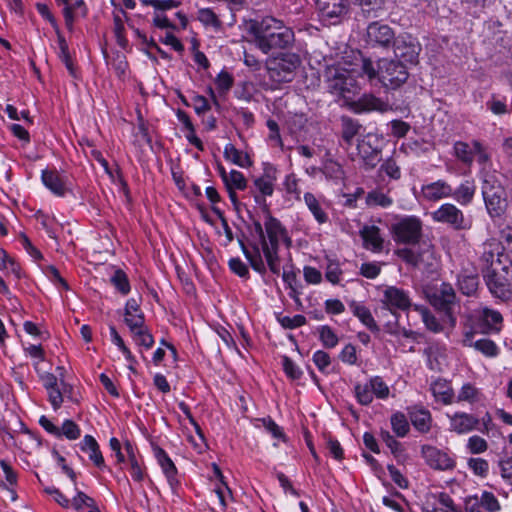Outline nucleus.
I'll return each instance as SVG.
<instances>
[{
  "instance_id": "1",
  "label": "nucleus",
  "mask_w": 512,
  "mask_h": 512,
  "mask_svg": "<svg viewBox=\"0 0 512 512\" xmlns=\"http://www.w3.org/2000/svg\"><path fill=\"white\" fill-rule=\"evenodd\" d=\"M245 227L246 232L238 236V243L252 269L265 275L268 267L272 274L279 275L280 242L288 249L292 246V239L285 226L267 212L263 225L250 216Z\"/></svg>"
},
{
  "instance_id": "2",
  "label": "nucleus",
  "mask_w": 512,
  "mask_h": 512,
  "mask_svg": "<svg viewBox=\"0 0 512 512\" xmlns=\"http://www.w3.org/2000/svg\"><path fill=\"white\" fill-rule=\"evenodd\" d=\"M248 33L254 37L256 46L265 54L274 49H285L294 40L293 31L274 17L250 21Z\"/></svg>"
},
{
  "instance_id": "3",
  "label": "nucleus",
  "mask_w": 512,
  "mask_h": 512,
  "mask_svg": "<svg viewBox=\"0 0 512 512\" xmlns=\"http://www.w3.org/2000/svg\"><path fill=\"white\" fill-rule=\"evenodd\" d=\"M360 69L370 81L378 79L388 89H397L402 86L409 77L408 66L396 59H380L375 65L369 58H361Z\"/></svg>"
},
{
  "instance_id": "4",
  "label": "nucleus",
  "mask_w": 512,
  "mask_h": 512,
  "mask_svg": "<svg viewBox=\"0 0 512 512\" xmlns=\"http://www.w3.org/2000/svg\"><path fill=\"white\" fill-rule=\"evenodd\" d=\"M431 306L441 315L443 324L454 328L457 323L455 308L458 306L454 288L450 283L443 282L439 288H435L427 294Z\"/></svg>"
},
{
  "instance_id": "5",
  "label": "nucleus",
  "mask_w": 512,
  "mask_h": 512,
  "mask_svg": "<svg viewBox=\"0 0 512 512\" xmlns=\"http://www.w3.org/2000/svg\"><path fill=\"white\" fill-rule=\"evenodd\" d=\"M301 60L297 54L283 53L267 62L268 75L277 83H285L293 80L296 69Z\"/></svg>"
},
{
  "instance_id": "6",
  "label": "nucleus",
  "mask_w": 512,
  "mask_h": 512,
  "mask_svg": "<svg viewBox=\"0 0 512 512\" xmlns=\"http://www.w3.org/2000/svg\"><path fill=\"white\" fill-rule=\"evenodd\" d=\"M391 233L396 243L415 246L422 236V222L416 216L401 217L391 225Z\"/></svg>"
},
{
  "instance_id": "7",
  "label": "nucleus",
  "mask_w": 512,
  "mask_h": 512,
  "mask_svg": "<svg viewBox=\"0 0 512 512\" xmlns=\"http://www.w3.org/2000/svg\"><path fill=\"white\" fill-rule=\"evenodd\" d=\"M491 294L503 301L512 299V263L503 270H495L483 276Z\"/></svg>"
},
{
  "instance_id": "8",
  "label": "nucleus",
  "mask_w": 512,
  "mask_h": 512,
  "mask_svg": "<svg viewBox=\"0 0 512 512\" xmlns=\"http://www.w3.org/2000/svg\"><path fill=\"white\" fill-rule=\"evenodd\" d=\"M395 59L404 64L416 65L421 51V45L409 34H400L391 45Z\"/></svg>"
},
{
  "instance_id": "9",
  "label": "nucleus",
  "mask_w": 512,
  "mask_h": 512,
  "mask_svg": "<svg viewBox=\"0 0 512 512\" xmlns=\"http://www.w3.org/2000/svg\"><path fill=\"white\" fill-rule=\"evenodd\" d=\"M421 457L427 466L437 471H451L456 467L455 458L445 450L424 444L420 449Z\"/></svg>"
},
{
  "instance_id": "10",
  "label": "nucleus",
  "mask_w": 512,
  "mask_h": 512,
  "mask_svg": "<svg viewBox=\"0 0 512 512\" xmlns=\"http://www.w3.org/2000/svg\"><path fill=\"white\" fill-rule=\"evenodd\" d=\"M396 37L389 25L380 22H371L366 29V41L373 47L390 48Z\"/></svg>"
},
{
  "instance_id": "11",
  "label": "nucleus",
  "mask_w": 512,
  "mask_h": 512,
  "mask_svg": "<svg viewBox=\"0 0 512 512\" xmlns=\"http://www.w3.org/2000/svg\"><path fill=\"white\" fill-rule=\"evenodd\" d=\"M382 140L375 135H367L357 144L358 154L369 168H374L381 161Z\"/></svg>"
},
{
  "instance_id": "12",
  "label": "nucleus",
  "mask_w": 512,
  "mask_h": 512,
  "mask_svg": "<svg viewBox=\"0 0 512 512\" xmlns=\"http://www.w3.org/2000/svg\"><path fill=\"white\" fill-rule=\"evenodd\" d=\"M481 263V272L483 276L485 274H489L495 270H503L505 265L507 266L511 261L508 258V255L501 252L500 246H496L492 248L489 246V249H484L482 256L480 258Z\"/></svg>"
},
{
  "instance_id": "13",
  "label": "nucleus",
  "mask_w": 512,
  "mask_h": 512,
  "mask_svg": "<svg viewBox=\"0 0 512 512\" xmlns=\"http://www.w3.org/2000/svg\"><path fill=\"white\" fill-rule=\"evenodd\" d=\"M381 304L388 305L396 312L407 311L412 306L408 292L396 286H388L383 291Z\"/></svg>"
},
{
  "instance_id": "14",
  "label": "nucleus",
  "mask_w": 512,
  "mask_h": 512,
  "mask_svg": "<svg viewBox=\"0 0 512 512\" xmlns=\"http://www.w3.org/2000/svg\"><path fill=\"white\" fill-rule=\"evenodd\" d=\"M152 450L154 457L161 467L169 486L174 490L179 485V480L177 478V467L164 449L156 444H152Z\"/></svg>"
},
{
  "instance_id": "15",
  "label": "nucleus",
  "mask_w": 512,
  "mask_h": 512,
  "mask_svg": "<svg viewBox=\"0 0 512 512\" xmlns=\"http://www.w3.org/2000/svg\"><path fill=\"white\" fill-rule=\"evenodd\" d=\"M359 235L363 241V247L373 253H381L385 248V238L381 229L376 225H364Z\"/></svg>"
},
{
  "instance_id": "16",
  "label": "nucleus",
  "mask_w": 512,
  "mask_h": 512,
  "mask_svg": "<svg viewBox=\"0 0 512 512\" xmlns=\"http://www.w3.org/2000/svg\"><path fill=\"white\" fill-rule=\"evenodd\" d=\"M407 416L412 426L421 434H427L432 428L433 418L431 412L421 405L407 407Z\"/></svg>"
},
{
  "instance_id": "17",
  "label": "nucleus",
  "mask_w": 512,
  "mask_h": 512,
  "mask_svg": "<svg viewBox=\"0 0 512 512\" xmlns=\"http://www.w3.org/2000/svg\"><path fill=\"white\" fill-rule=\"evenodd\" d=\"M478 333V330L474 328H470L469 330H465L463 332L462 344L466 347H474L477 351L481 352L483 355L487 357H495L499 353V349L495 342L491 339H478L474 341L475 334Z\"/></svg>"
},
{
  "instance_id": "18",
  "label": "nucleus",
  "mask_w": 512,
  "mask_h": 512,
  "mask_svg": "<svg viewBox=\"0 0 512 512\" xmlns=\"http://www.w3.org/2000/svg\"><path fill=\"white\" fill-rule=\"evenodd\" d=\"M316 6L322 18L332 20V23L338 22L348 12L346 0H316Z\"/></svg>"
},
{
  "instance_id": "19",
  "label": "nucleus",
  "mask_w": 512,
  "mask_h": 512,
  "mask_svg": "<svg viewBox=\"0 0 512 512\" xmlns=\"http://www.w3.org/2000/svg\"><path fill=\"white\" fill-rule=\"evenodd\" d=\"M450 430L457 434H466L477 428L480 420L472 415L465 412H456L449 416Z\"/></svg>"
},
{
  "instance_id": "20",
  "label": "nucleus",
  "mask_w": 512,
  "mask_h": 512,
  "mask_svg": "<svg viewBox=\"0 0 512 512\" xmlns=\"http://www.w3.org/2000/svg\"><path fill=\"white\" fill-rule=\"evenodd\" d=\"M41 381L48 394L52 408L57 411L63 403L62 392L58 378L53 373L46 372L41 375Z\"/></svg>"
},
{
  "instance_id": "21",
  "label": "nucleus",
  "mask_w": 512,
  "mask_h": 512,
  "mask_svg": "<svg viewBox=\"0 0 512 512\" xmlns=\"http://www.w3.org/2000/svg\"><path fill=\"white\" fill-rule=\"evenodd\" d=\"M353 106L354 110L358 113L372 111L384 113L391 109V106L388 102H385L372 94L362 95L357 101L354 102Z\"/></svg>"
},
{
  "instance_id": "22",
  "label": "nucleus",
  "mask_w": 512,
  "mask_h": 512,
  "mask_svg": "<svg viewBox=\"0 0 512 512\" xmlns=\"http://www.w3.org/2000/svg\"><path fill=\"white\" fill-rule=\"evenodd\" d=\"M430 391L436 401H440L444 405H450L454 402V390L446 379L437 378L431 383Z\"/></svg>"
},
{
  "instance_id": "23",
  "label": "nucleus",
  "mask_w": 512,
  "mask_h": 512,
  "mask_svg": "<svg viewBox=\"0 0 512 512\" xmlns=\"http://www.w3.org/2000/svg\"><path fill=\"white\" fill-rule=\"evenodd\" d=\"M457 287L465 296H475L479 288V275L475 271L463 270L458 274Z\"/></svg>"
},
{
  "instance_id": "24",
  "label": "nucleus",
  "mask_w": 512,
  "mask_h": 512,
  "mask_svg": "<svg viewBox=\"0 0 512 512\" xmlns=\"http://www.w3.org/2000/svg\"><path fill=\"white\" fill-rule=\"evenodd\" d=\"M434 219L439 222H445L456 228L462 227L463 214L452 204H444L434 212Z\"/></svg>"
},
{
  "instance_id": "25",
  "label": "nucleus",
  "mask_w": 512,
  "mask_h": 512,
  "mask_svg": "<svg viewBox=\"0 0 512 512\" xmlns=\"http://www.w3.org/2000/svg\"><path fill=\"white\" fill-rule=\"evenodd\" d=\"M349 308L353 315L357 317L372 333L377 334L380 332V327L374 320L369 308L354 300L349 303Z\"/></svg>"
},
{
  "instance_id": "26",
  "label": "nucleus",
  "mask_w": 512,
  "mask_h": 512,
  "mask_svg": "<svg viewBox=\"0 0 512 512\" xmlns=\"http://www.w3.org/2000/svg\"><path fill=\"white\" fill-rule=\"evenodd\" d=\"M503 321L502 315L493 309L484 308L481 322L479 323L480 332H498Z\"/></svg>"
},
{
  "instance_id": "27",
  "label": "nucleus",
  "mask_w": 512,
  "mask_h": 512,
  "mask_svg": "<svg viewBox=\"0 0 512 512\" xmlns=\"http://www.w3.org/2000/svg\"><path fill=\"white\" fill-rule=\"evenodd\" d=\"M483 198L487 211L492 218L501 217L505 213L508 207L506 197H501V194H483Z\"/></svg>"
},
{
  "instance_id": "28",
  "label": "nucleus",
  "mask_w": 512,
  "mask_h": 512,
  "mask_svg": "<svg viewBox=\"0 0 512 512\" xmlns=\"http://www.w3.org/2000/svg\"><path fill=\"white\" fill-rule=\"evenodd\" d=\"M428 251V249H424L419 246L417 249L415 248H398L395 250V255L399 257L406 264L416 268L419 267L423 262L424 254Z\"/></svg>"
},
{
  "instance_id": "29",
  "label": "nucleus",
  "mask_w": 512,
  "mask_h": 512,
  "mask_svg": "<svg viewBox=\"0 0 512 512\" xmlns=\"http://www.w3.org/2000/svg\"><path fill=\"white\" fill-rule=\"evenodd\" d=\"M381 440L386 444V446L390 449L392 455L396 459L399 464L405 463L408 459V455L405 452V448L401 442L395 439L394 436L390 434L387 430H381L380 432Z\"/></svg>"
},
{
  "instance_id": "30",
  "label": "nucleus",
  "mask_w": 512,
  "mask_h": 512,
  "mask_svg": "<svg viewBox=\"0 0 512 512\" xmlns=\"http://www.w3.org/2000/svg\"><path fill=\"white\" fill-rule=\"evenodd\" d=\"M361 128L362 125L357 120L348 116L341 117V138L347 145L352 144Z\"/></svg>"
},
{
  "instance_id": "31",
  "label": "nucleus",
  "mask_w": 512,
  "mask_h": 512,
  "mask_svg": "<svg viewBox=\"0 0 512 512\" xmlns=\"http://www.w3.org/2000/svg\"><path fill=\"white\" fill-rule=\"evenodd\" d=\"M353 3L360 7L363 15L367 18L379 17L384 11L385 0H352Z\"/></svg>"
},
{
  "instance_id": "32",
  "label": "nucleus",
  "mask_w": 512,
  "mask_h": 512,
  "mask_svg": "<svg viewBox=\"0 0 512 512\" xmlns=\"http://www.w3.org/2000/svg\"><path fill=\"white\" fill-rule=\"evenodd\" d=\"M413 308L421 315L422 321L429 331L433 333H440L443 331L444 327L443 324L441 323L442 320H438L436 316L432 314L427 307L421 305H414Z\"/></svg>"
},
{
  "instance_id": "33",
  "label": "nucleus",
  "mask_w": 512,
  "mask_h": 512,
  "mask_svg": "<svg viewBox=\"0 0 512 512\" xmlns=\"http://www.w3.org/2000/svg\"><path fill=\"white\" fill-rule=\"evenodd\" d=\"M42 180L44 185L51 190V192H67L71 190V188L65 186L63 179L55 171L44 170Z\"/></svg>"
},
{
  "instance_id": "34",
  "label": "nucleus",
  "mask_w": 512,
  "mask_h": 512,
  "mask_svg": "<svg viewBox=\"0 0 512 512\" xmlns=\"http://www.w3.org/2000/svg\"><path fill=\"white\" fill-rule=\"evenodd\" d=\"M110 335H111V341L121 350L122 354H124L126 360L130 363L128 366L129 370L136 374L137 370L134 367V364L137 363L135 357L132 355L130 349L125 345L123 339L117 332L114 325L110 326Z\"/></svg>"
},
{
  "instance_id": "35",
  "label": "nucleus",
  "mask_w": 512,
  "mask_h": 512,
  "mask_svg": "<svg viewBox=\"0 0 512 512\" xmlns=\"http://www.w3.org/2000/svg\"><path fill=\"white\" fill-rule=\"evenodd\" d=\"M391 428L393 432L398 437H405L408 435L410 431V424L408 421V416H406L403 412L397 411L393 413L390 417Z\"/></svg>"
},
{
  "instance_id": "36",
  "label": "nucleus",
  "mask_w": 512,
  "mask_h": 512,
  "mask_svg": "<svg viewBox=\"0 0 512 512\" xmlns=\"http://www.w3.org/2000/svg\"><path fill=\"white\" fill-rule=\"evenodd\" d=\"M454 156L466 166H471L474 161V147L467 142L456 141L453 146Z\"/></svg>"
},
{
  "instance_id": "37",
  "label": "nucleus",
  "mask_w": 512,
  "mask_h": 512,
  "mask_svg": "<svg viewBox=\"0 0 512 512\" xmlns=\"http://www.w3.org/2000/svg\"><path fill=\"white\" fill-rule=\"evenodd\" d=\"M224 157L240 167L251 165L250 158L247 154L239 151L233 144L228 143L224 148Z\"/></svg>"
},
{
  "instance_id": "38",
  "label": "nucleus",
  "mask_w": 512,
  "mask_h": 512,
  "mask_svg": "<svg viewBox=\"0 0 512 512\" xmlns=\"http://www.w3.org/2000/svg\"><path fill=\"white\" fill-rule=\"evenodd\" d=\"M304 200L318 223L322 224L327 222L328 215L323 210L319 200L316 199L314 194H304Z\"/></svg>"
},
{
  "instance_id": "39",
  "label": "nucleus",
  "mask_w": 512,
  "mask_h": 512,
  "mask_svg": "<svg viewBox=\"0 0 512 512\" xmlns=\"http://www.w3.org/2000/svg\"><path fill=\"white\" fill-rule=\"evenodd\" d=\"M224 183L228 192H233L235 189L243 190L246 188V180L243 174L236 170H232L228 175H224Z\"/></svg>"
},
{
  "instance_id": "40",
  "label": "nucleus",
  "mask_w": 512,
  "mask_h": 512,
  "mask_svg": "<svg viewBox=\"0 0 512 512\" xmlns=\"http://www.w3.org/2000/svg\"><path fill=\"white\" fill-rule=\"evenodd\" d=\"M319 340L325 348L331 349L337 346L338 336L329 325H322L318 328Z\"/></svg>"
},
{
  "instance_id": "41",
  "label": "nucleus",
  "mask_w": 512,
  "mask_h": 512,
  "mask_svg": "<svg viewBox=\"0 0 512 512\" xmlns=\"http://www.w3.org/2000/svg\"><path fill=\"white\" fill-rule=\"evenodd\" d=\"M354 392H355V397L359 404H361L363 406H368L372 403L373 392H372V389H371V386L369 383L364 384V385H362L360 383L355 384Z\"/></svg>"
},
{
  "instance_id": "42",
  "label": "nucleus",
  "mask_w": 512,
  "mask_h": 512,
  "mask_svg": "<svg viewBox=\"0 0 512 512\" xmlns=\"http://www.w3.org/2000/svg\"><path fill=\"white\" fill-rule=\"evenodd\" d=\"M275 180V170L270 167L265 170L263 176L255 179V186L258 188L259 192H272L273 191V181Z\"/></svg>"
},
{
  "instance_id": "43",
  "label": "nucleus",
  "mask_w": 512,
  "mask_h": 512,
  "mask_svg": "<svg viewBox=\"0 0 512 512\" xmlns=\"http://www.w3.org/2000/svg\"><path fill=\"white\" fill-rule=\"evenodd\" d=\"M112 285L123 295H127L130 292V283L126 273L118 269L114 272L110 279Z\"/></svg>"
},
{
  "instance_id": "44",
  "label": "nucleus",
  "mask_w": 512,
  "mask_h": 512,
  "mask_svg": "<svg viewBox=\"0 0 512 512\" xmlns=\"http://www.w3.org/2000/svg\"><path fill=\"white\" fill-rule=\"evenodd\" d=\"M266 429L268 433H270L274 438L279 439L283 442L287 441V437L282 429L270 416L258 419Z\"/></svg>"
},
{
  "instance_id": "45",
  "label": "nucleus",
  "mask_w": 512,
  "mask_h": 512,
  "mask_svg": "<svg viewBox=\"0 0 512 512\" xmlns=\"http://www.w3.org/2000/svg\"><path fill=\"white\" fill-rule=\"evenodd\" d=\"M197 18L205 26H211L216 30H219L222 26L218 16L209 8L200 9Z\"/></svg>"
},
{
  "instance_id": "46",
  "label": "nucleus",
  "mask_w": 512,
  "mask_h": 512,
  "mask_svg": "<svg viewBox=\"0 0 512 512\" xmlns=\"http://www.w3.org/2000/svg\"><path fill=\"white\" fill-rule=\"evenodd\" d=\"M312 360L321 373L328 375L332 371L330 368L331 357L327 352L323 350H317L313 354Z\"/></svg>"
},
{
  "instance_id": "47",
  "label": "nucleus",
  "mask_w": 512,
  "mask_h": 512,
  "mask_svg": "<svg viewBox=\"0 0 512 512\" xmlns=\"http://www.w3.org/2000/svg\"><path fill=\"white\" fill-rule=\"evenodd\" d=\"M65 436L68 440H76L81 436V429L73 420L66 419L59 428V438Z\"/></svg>"
},
{
  "instance_id": "48",
  "label": "nucleus",
  "mask_w": 512,
  "mask_h": 512,
  "mask_svg": "<svg viewBox=\"0 0 512 512\" xmlns=\"http://www.w3.org/2000/svg\"><path fill=\"white\" fill-rule=\"evenodd\" d=\"M131 334L134 341L146 349H150L154 345V338L146 326L141 327V329L132 331Z\"/></svg>"
},
{
  "instance_id": "49",
  "label": "nucleus",
  "mask_w": 512,
  "mask_h": 512,
  "mask_svg": "<svg viewBox=\"0 0 512 512\" xmlns=\"http://www.w3.org/2000/svg\"><path fill=\"white\" fill-rule=\"evenodd\" d=\"M282 368L286 376L293 381L299 380L303 375L300 367L286 355L282 356Z\"/></svg>"
},
{
  "instance_id": "50",
  "label": "nucleus",
  "mask_w": 512,
  "mask_h": 512,
  "mask_svg": "<svg viewBox=\"0 0 512 512\" xmlns=\"http://www.w3.org/2000/svg\"><path fill=\"white\" fill-rule=\"evenodd\" d=\"M373 395L378 399H386L389 396L390 390L388 385L384 382L382 377L374 376L369 380Z\"/></svg>"
},
{
  "instance_id": "51",
  "label": "nucleus",
  "mask_w": 512,
  "mask_h": 512,
  "mask_svg": "<svg viewBox=\"0 0 512 512\" xmlns=\"http://www.w3.org/2000/svg\"><path fill=\"white\" fill-rule=\"evenodd\" d=\"M479 501L481 507L488 512H497L501 509L498 499L492 492L483 491Z\"/></svg>"
},
{
  "instance_id": "52",
  "label": "nucleus",
  "mask_w": 512,
  "mask_h": 512,
  "mask_svg": "<svg viewBox=\"0 0 512 512\" xmlns=\"http://www.w3.org/2000/svg\"><path fill=\"white\" fill-rule=\"evenodd\" d=\"M469 469L477 476L485 478L489 472V464L483 458H470L468 460Z\"/></svg>"
},
{
  "instance_id": "53",
  "label": "nucleus",
  "mask_w": 512,
  "mask_h": 512,
  "mask_svg": "<svg viewBox=\"0 0 512 512\" xmlns=\"http://www.w3.org/2000/svg\"><path fill=\"white\" fill-rule=\"evenodd\" d=\"M46 276L59 289L69 290L68 282L61 276L59 270L55 266H48L45 270Z\"/></svg>"
},
{
  "instance_id": "54",
  "label": "nucleus",
  "mask_w": 512,
  "mask_h": 512,
  "mask_svg": "<svg viewBox=\"0 0 512 512\" xmlns=\"http://www.w3.org/2000/svg\"><path fill=\"white\" fill-rule=\"evenodd\" d=\"M277 319L281 326L285 329H295L305 325L307 322L305 316L301 314H297L293 317L282 316L278 317Z\"/></svg>"
},
{
  "instance_id": "55",
  "label": "nucleus",
  "mask_w": 512,
  "mask_h": 512,
  "mask_svg": "<svg viewBox=\"0 0 512 512\" xmlns=\"http://www.w3.org/2000/svg\"><path fill=\"white\" fill-rule=\"evenodd\" d=\"M467 448L472 454H480L488 449V443L484 438L474 435L468 439Z\"/></svg>"
},
{
  "instance_id": "56",
  "label": "nucleus",
  "mask_w": 512,
  "mask_h": 512,
  "mask_svg": "<svg viewBox=\"0 0 512 512\" xmlns=\"http://www.w3.org/2000/svg\"><path fill=\"white\" fill-rule=\"evenodd\" d=\"M477 394H478V390L476 389V387L474 385H472L471 383H465L458 396H457V399L456 401L457 402H461V401H467V402H474L477 398Z\"/></svg>"
},
{
  "instance_id": "57",
  "label": "nucleus",
  "mask_w": 512,
  "mask_h": 512,
  "mask_svg": "<svg viewBox=\"0 0 512 512\" xmlns=\"http://www.w3.org/2000/svg\"><path fill=\"white\" fill-rule=\"evenodd\" d=\"M341 275L342 270L340 268L339 263L336 261H329L325 272V278L327 279V281H329L333 285L338 284L340 282Z\"/></svg>"
},
{
  "instance_id": "58",
  "label": "nucleus",
  "mask_w": 512,
  "mask_h": 512,
  "mask_svg": "<svg viewBox=\"0 0 512 512\" xmlns=\"http://www.w3.org/2000/svg\"><path fill=\"white\" fill-rule=\"evenodd\" d=\"M230 270L241 278H249V269L247 265L238 257L231 258L228 262Z\"/></svg>"
},
{
  "instance_id": "59",
  "label": "nucleus",
  "mask_w": 512,
  "mask_h": 512,
  "mask_svg": "<svg viewBox=\"0 0 512 512\" xmlns=\"http://www.w3.org/2000/svg\"><path fill=\"white\" fill-rule=\"evenodd\" d=\"M124 322L129 327L130 332L145 326V316L143 312L132 313L129 316H124Z\"/></svg>"
},
{
  "instance_id": "60",
  "label": "nucleus",
  "mask_w": 512,
  "mask_h": 512,
  "mask_svg": "<svg viewBox=\"0 0 512 512\" xmlns=\"http://www.w3.org/2000/svg\"><path fill=\"white\" fill-rule=\"evenodd\" d=\"M502 478L512 485V451L499 461Z\"/></svg>"
},
{
  "instance_id": "61",
  "label": "nucleus",
  "mask_w": 512,
  "mask_h": 512,
  "mask_svg": "<svg viewBox=\"0 0 512 512\" xmlns=\"http://www.w3.org/2000/svg\"><path fill=\"white\" fill-rule=\"evenodd\" d=\"M501 183L495 173H484L482 179V192L501 189Z\"/></svg>"
},
{
  "instance_id": "62",
  "label": "nucleus",
  "mask_w": 512,
  "mask_h": 512,
  "mask_svg": "<svg viewBox=\"0 0 512 512\" xmlns=\"http://www.w3.org/2000/svg\"><path fill=\"white\" fill-rule=\"evenodd\" d=\"M214 492L219 499V503H220L222 510L225 511L227 508V502H226L227 496L232 498L231 489L229 488V486L227 485V483L225 481H222V484H217L215 486Z\"/></svg>"
},
{
  "instance_id": "63",
  "label": "nucleus",
  "mask_w": 512,
  "mask_h": 512,
  "mask_svg": "<svg viewBox=\"0 0 512 512\" xmlns=\"http://www.w3.org/2000/svg\"><path fill=\"white\" fill-rule=\"evenodd\" d=\"M381 272V267L377 262H366L360 267V274L368 279L376 278Z\"/></svg>"
},
{
  "instance_id": "64",
  "label": "nucleus",
  "mask_w": 512,
  "mask_h": 512,
  "mask_svg": "<svg viewBox=\"0 0 512 512\" xmlns=\"http://www.w3.org/2000/svg\"><path fill=\"white\" fill-rule=\"evenodd\" d=\"M387 470L390 474L391 479L396 485H398L402 489H406L408 487L409 481L407 480L406 477L403 476V474L398 468H396L393 464H388Z\"/></svg>"
}]
</instances>
